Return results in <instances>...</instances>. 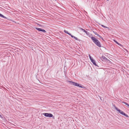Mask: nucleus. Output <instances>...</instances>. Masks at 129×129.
Returning a JSON list of instances; mask_svg holds the SVG:
<instances>
[{
	"mask_svg": "<svg viewBox=\"0 0 129 129\" xmlns=\"http://www.w3.org/2000/svg\"><path fill=\"white\" fill-rule=\"evenodd\" d=\"M0 17H2L4 18H7L4 16L3 15H2V14L0 13Z\"/></svg>",
	"mask_w": 129,
	"mask_h": 129,
	"instance_id": "14",
	"label": "nucleus"
},
{
	"mask_svg": "<svg viewBox=\"0 0 129 129\" xmlns=\"http://www.w3.org/2000/svg\"><path fill=\"white\" fill-rule=\"evenodd\" d=\"M43 114L46 117H53V115L51 113H44Z\"/></svg>",
	"mask_w": 129,
	"mask_h": 129,
	"instance_id": "4",
	"label": "nucleus"
},
{
	"mask_svg": "<svg viewBox=\"0 0 129 129\" xmlns=\"http://www.w3.org/2000/svg\"><path fill=\"white\" fill-rule=\"evenodd\" d=\"M2 117V115L0 114V117Z\"/></svg>",
	"mask_w": 129,
	"mask_h": 129,
	"instance_id": "24",
	"label": "nucleus"
},
{
	"mask_svg": "<svg viewBox=\"0 0 129 129\" xmlns=\"http://www.w3.org/2000/svg\"><path fill=\"white\" fill-rule=\"evenodd\" d=\"M70 35V36L72 38H74V36L72 35L71 34Z\"/></svg>",
	"mask_w": 129,
	"mask_h": 129,
	"instance_id": "19",
	"label": "nucleus"
},
{
	"mask_svg": "<svg viewBox=\"0 0 129 129\" xmlns=\"http://www.w3.org/2000/svg\"><path fill=\"white\" fill-rule=\"evenodd\" d=\"M114 107L115 108V107H116L115 106V105H114Z\"/></svg>",
	"mask_w": 129,
	"mask_h": 129,
	"instance_id": "23",
	"label": "nucleus"
},
{
	"mask_svg": "<svg viewBox=\"0 0 129 129\" xmlns=\"http://www.w3.org/2000/svg\"><path fill=\"white\" fill-rule=\"evenodd\" d=\"M107 1H108L109 0H107Z\"/></svg>",
	"mask_w": 129,
	"mask_h": 129,
	"instance_id": "25",
	"label": "nucleus"
},
{
	"mask_svg": "<svg viewBox=\"0 0 129 129\" xmlns=\"http://www.w3.org/2000/svg\"><path fill=\"white\" fill-rule=\"evenodd\" d=\"M91 61L93 63L94 65H95V66L98 67V65L96 64L95 61L93 59L91 60Z\"/></svg>",
	"mask_w": 129,
	"mask_h": 129,
	"instance_id": "8",
	"label": "nucleus"
},
{
	"mask_svg": "<svg viewBox=\"0 0 129 129\" xmlns=\"http://www.w3.org/2000/svg\"><path fill=\"white\" fill-rule=\"evenodd\" d=\"M101 59L102 60V59H103V60H107L109 61V60L106 58L105 56H102L101 57Z\"/></svg>",
	"mask_w": 129,
	"mask_h": 129,
	"instance_id": "7",
	"label": "nucleus"
},
{
	"mask_svg": "<svg viewBox=\"0 0 129 129\" xmlns=\"http://www.w3.org/2000/svg\"><path fill=\"white\" fill-rule=\"evenodd\" d=\"M89 58L90 57H91L90 54L89 55Z\"/></svg>",
	"mask_w": 129,
	"mask_h": 129,
	"instance_id": "22",
	"label": "nucleus"
},
{
	"mask_svg": "<svg viewBox=\"0 0 129 129\" xmlns=\"http://www.w3.org/2000/svg\"><path fill=\"white\" fill-rule=\"evenodd\" d=\"M100 25L102 27H103L104 28H108L109 30L110 29L108 27H107L101 24Z\"/></svg>",
	"mask_w": 129,
	"mask_h": 129,
	"instance_id": "9",
	"label": "nucleus"
},
{
	"mask_svg": "<svg viewBox=\"0 0 129 129\" xmlns=\"http://www.w3.org/2000/svg\"><path fill=\"white\" fill-rule=\"evenodd\" d=\"M100 38H101L103 40V38L101 36H100V37H99Z\"/></svg>",
	"mask_w": 129,
	"mask_h": 129,
	"instance_id": "20",
	"label": "nucleus"
},
{
	"mask_svg": "<svg viewBox=\"0 0 129 129\" xmlns=\"http://www.w3.org/2000/svg\"><path fill=\"white\" fill-rule=\"evenodd\" d=\"M0 17H2L4 18H7L4 16L3 15H2V14L0 13Z\"/></svg>",
	"mask_w": 129,
	"mask_h": 129,
	"instance_id": "15",
	"label": "nucleus"
},
{
	"mask_svg": "<svg viewBox=\"0 0 129 129\" xmlns=\"http://www.w3.org/2000/svg\"><path fill=\"white\" fill-rule=\"evenodd\" d=\"M0 17H2L4 18H7L4 16L3 15H2V14L0 13Z\"/></svg>",
	"mask_w": 129,
	"mask_h": 129,
	"instance_id": "13",
	"label": "nucleus"
},
{
	"mask_svg": "<svg viewBox=\"0 0 129 129\" xmlns=\"http://www.w3.org/2000/svg\"><path fill=\"white\" fill-rule=\"evenodd\" d=\"M89 58L90 57H91L90 54L89 55Z\"/></svg>",
	"mask_w": 129,
	"mask_h": 129,
	"instance_id": "21",
	"label": "nucleus"
},
{
	"mask_svg": "<svg viewBox=\"0 0 129 129\" xmlns=\"http://www.w3.org/2000/svg\"><path fill=\"white\" fill-rule=\"evenodd\" d=\"M68 82L71 85H72L74 86H78L81 88L83 87L82 86H80V85L79 84H78V83L71 81H69Z\"/></svg>",
	"mask_w": 129,
	"mask_h": 129,
	"instance_id": "3",
	"label": "nucleus"
},
{
	"mask_svg": "<svg viewBox=\"0 0 129 129\" xmlns=\"http://www.w3.org/2000/svg\"><path fill=\"white\" fill-rule=\"evenodd\" d=\"M80 29L82 31H83L84 33H85L87 35H89V33L88 32V31H86L85 30V29H83V28H81Z\"/></svg>",
	"mask_w": 129,
	"mask_h": 129,
	"instance_id": "6",
	"label": "nucleus"
},
{
	"mask_svg": "<svg viewBox=\"0 0 129 129\" xmlns=\"http://www.w3.org/2000/svg\"><path fill=\"white\" fill-rule=\"evenodd\" d=\"M115 109L118 111L121 114L125 116L126 117H128V115L125 113H124L123 111H122L121 110L119 109H118L117 107H115Z\"/></svg>",
	"mask_w": 129,
	"mask_h": 129,
	"instance_id": "2",
	"label": "nucleus"
},
{
	"mask_svg": "<svg viewBox=\"0 0 129 129\" xmlns=\"http://www.w3.org/2000/svg\"><path fill=\"white\" fill-rule=\"evenodd\" d=\"M74 38L76 40H78V38H77L76 37H75L74 36Z\"/></svg>",
	"mask_w": 129,
	"mask_h": 129,
	"instance_id": "17",
	"label": "nucleus"
},
{
	"mask_svg": "<svg viewBox=\"0 0 129 129\" xmlns=\"http://www.w3.org/2000/svg\"><path fill=\"white\" fill-rule=\"evenodd\" d=\"M114 42L117 44H118V45L120 46H121L122 45L121 44H120L119 43L117 42L116 41L114 40Z\"/></svg>",
	"mask_w": 129,
	"mask_h": 129,
	"instance_id": "16",
	"label": "nucleus"
},
{
	"mask_svg": "<svg viewBox=\"0 0 129 129\" xmlns=\"http://www.w3.org/2000/svg\"><path fill=\"white\" fill-rule=\"evenodd\" d=\"M64 32L66 33V34H68V35H71V34L68 33V31H67V30H64Z\"/></svg>",
	"mask_w": 129,
	"mask_h": 129,
	"instance_id": "11",
	"label": "nucleus"
},
{
	"mask_svg": "<svg viewBox=\"0 0 129 129\" xmlns=\"http://www.w3.org/2000/svg\"><path fill=\"white\" fill-rule=\"evenodd\" d=\"M122 102V103H124L125 104V105H126L128 106V107H129V104L127 103L126 102L124 101Z\"/></svg>",
	"mask_w": 129,
	"mask_h": 129,
	"instance_id": "10",
	"label": "nucleus"
},
{
	"mask_svg": "<svg viewBox=\"0 0 129 129\" xmlns=\"http://www.w3.org/2000/svg\"><path fill=\"white\" fill-rule=\"evenodd\" d=\"M35 28L38 30L40 31H41L42 32H43L44 33H45L46 32V31L44 30L43 29H42L41 28H37V27H36Z\"/></svg>",
	"mask_w": 129,
	"mask_h": 129,
	"instance_id": "5",
	"label": "nucleus"
},
{
	"mask_svg": "<svg viewBox=\"0 0 129 129\" xmlns=\"http://www.w3.org/2000/svg\"><path fill=\"white\" fill-rule=\"evenodd\" d=\"M91 40L93 42L98 46L99 47H101V43L100 42L95 38L93 37H91Z\"/></svg>",
	"mask_w": 129,
	"mask_h": 129,
	"instance_id": "1",
	"label": "nucleus"
},
{
	"mask_svg": "<svg viewBox=\"0 0 129 129\" xmlns=\"http://www.w3.org/2000/svg\"><path fill=\"white\" fill-rule=\"evenodd\" d=\"M89 58L91 61V60L93 59L91 57H90Z\"/></svg>",
	"mask_w": 129,
	"mask_h": 129,
	"instance_id": "18",
	"label": "nucleus"
},
{
	"mask_svg": "<svg viewBox=\"0 0 129 129\" xmlns=\"http://www.w3.org/2000/svg\"><path fill=\"white\" fill-rule=\"evenodd\" d=\"M93 32L94 33V34L97 35L98 37H100V35H99L98 34L97 32H95L94 31H93Z\"/></svg>",
	"mask_w": 129,
	"mask_h": 129,
	"instance_id": "12",
	"label": "nucleus"
}]
</instances>
